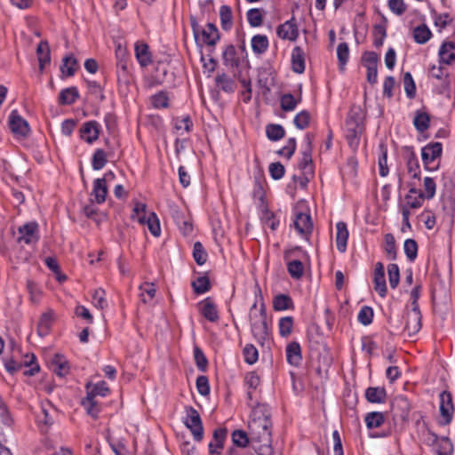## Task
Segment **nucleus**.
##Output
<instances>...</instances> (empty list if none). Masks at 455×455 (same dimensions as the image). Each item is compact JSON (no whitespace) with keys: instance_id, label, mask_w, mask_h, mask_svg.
<instances>
[{"instance_id":"1","label":"nucleus","mask_w":455,"mask_h":455,"mask_svg":"<svg viewBox=\"0 0 455 455\" xmlns=\"http://www.w3.org/2000/svg\"><path fill=\"white\" fill-rule=\"evenodd\" d=\"M307 258V253L296 246L284 252V259L287 263V271L295 279H300L304 275V265L302 259Z\"/></svg>"},{"instance_id":"2","label":"nucleus","mask_w":455,"mask_h":455,"mask_svg":"<svg viewBox=\"0 0 455 455\" xmlns=\"http://www.w3.org/2000/svg\"><path fill=\"white\" fill-rule=\"evenodd\" d=\"M190 24L196 41L201 34L202 40L204 44L213 46L220 39V33L215 24L208 23L205 28H201L195 17L190 18Z\"/></svg>"},{"instance_id":"3","label":"nucleus","mask_w":455,"mask_h":455,"mask_svg":"<svg viewBox=\"0 0 455 455\" xmlns=\"http://www.w3.org/2000/svg\"><path fill=\"white\" fill-rule=\"evenodd\" d=\"M272 422L250 421L249 430L251 443H271Z\"/></svg>"},{"instance_id":"4","label":"nucleus","mask_w":455,"mask_h":455,"mask_svg":"<svg viewBox=\"0 0 455 455\" xmlns=\"http://www.w3.org/2000/svg\"><path fill=\"white\" fill-rule=\"evenodd\" d=\"M186 412L184 424L191 431L194 439L196 442H201L204 437V427L198 411L192 406H189L186 409Z\"/></svg>"},{"instance_id":"5","label":"nucleus","mask_w":455,"mask_h":455,"mask_svg":"<svg viewBox=\"0 0 455 455\" xmlns=\"http://www.w3.org/2000/svg\"><path fill=\"white\" fill-rule=\"evenodd\" d=\"M251 332L254 338L263 343L267 338L268 327L267 323V314L264 304L261 305L259 314L251 316Z\"/></svg>"},{"instance_id":"6","label":"nucleus","mask_w":455,"mask_h":455,"mask_svg":"<svg viewBox=\"0 0 455 455\" xmlns=\"http://www.w3.org/2000/svg\"><path fill=\"white\" fill-rule=\"evenodd\" d=\"M19 236L17 241L26 244L36 243L39 240L38 224L35 221L28 222L18 229Z\"/></svg>"},{"instance_id":"7","label":"nucleus","mask_w":455,"mask_h":455,"mask_svg":"<svg viewBox=\"0 0 455 455\" xmlns=\"http://www.w3.org/2000/svg\"><path fill=\"white\" fill-rule=\"evenodd\" d=\"M453 403L451 394L448 391H443L440 394V414L442 424L448 425L452 420Z\"/></svg>"},{"instance_id":"8","label":"nucleus","mask_w":455,"mask_h":455,"mask_svg":"<svg viewBox=\"0 0 455 455\" xmlns=\"http://www.w3.org/2000/svg\"><path fill=\"white\" fill-rule=\"evenodd\" d=\"M100 132V124L96 121L85 122L79 130L80 138L88 144H92L99 139Z\"/></svg>"},{"instance_id":"9","label":"nucleus","mask_w":455,"mask_h":455,"mask_svg":"<svg viewBox=\"0 0 455 455\" xmlns=\"http://www.w3.org/2000/svg\"><path fill=\"white\" fill-rule=\"evenodd\" d=\"M9 125L13 133L22 137H26L30 131L28 123L18 114L17 110L12 111Z\"/></svg>"},{"instance_id":"10","label":"nucleus","mask_w":455,"mask_h":455,"mask_svg":"<svg viewBox=\"0 0 455 455\" xmlns=\"http://www.w3.org/2000/svg\"><path fill=\"white\" fill-rule=\"evenodd\" d=\"M312 135L307 133L305 136L306 147L302 152V158L299 164L304 174L312 173Z\"/></svg>"},{"instance_id":"11","label":"nucleus","mask_w":455,"mask_h":455,"mask_svg":"<svg viewBox=\"0 0 455 455\" xmlns=\"http://www.w3.org/2000/svg\"><path fill=\"white\" fill-rule=\"evenodd\" d=\"M373 283L374 290L378 292V294L382 298L386 297L387 289L385 279L384 265L381 262H377L375 264Z\"/></svg>"},{"instance_id":"12","label":"nucleus","mask_w":455,"mask_h":455,"mask_svg":"<svg viewBox=\"0 0 455 455\" xmlns=\"http://www.w3.org/2000/svg\"><path fill=\"white\" fill-rule=\"evenodd\" d=\"M293 225L296 230L303 235L311 234L313 230V222L309 213L296 212Z\"/></svg>"},{"instance_id":"13","label":"nucleus","mask_w":455,"mask_h":455,"mask_svg":"<svg viewBox=\"0 0 455 455\" xmlns=\"http://www.w3.org/2000/svg\"><path fill=\"white\" fill-rule=\"evenodd\" d=\"M443 150L440 142H434L425 146L421 150V157L426 168L432 164L436 158L441 156Z\"/></svg>"},{"instance_id":"14","label":"nucleus","mask_w":455,"mask_h":455,"mask_svg":"<svg viewBox=\"0 0 455 455\" xmlns=\"http://www.w3.org/2000/svg\"><path fill=\"white\" fill-rule=\"evenodd\" d=\"M276 32L278 36L282 39L295 41L299 36V30L294 18L280 25Z\"/></svg>"},{"instance_id":"15","label":"nucleus","mask_w":455,"mask_h":455,"mask_svg":"<svg viewBox=\"0 0 455 455\" xmlns=\"http://www.w3.org/2000/svg\"><path fill=\"white\" fill-rule=\"evenodd\" d=\"M404 158L408 173L411 175L412 180H420V167L416 154L409 148L405 149Z\"/></svg>"},{"instance_id":"16","label":"nucleus","mask_w":455,"mask_h":455,"mask_svg":"<svg viewBox=\"0 0 455 455\" xmlns=\"http://www.w3.org/2000/svg\"><path fill=\"white\" fill-rule=\"evenodd\" d=\"M200 313L212 323L219 320V313L215 303L211 298H206L199 303Z\"/></svg>"},{"instance_id":"17","label":"nucleus","mask_w":455,"mask_h":455,"mask_svg":"<svg viewBox=\"0 0 455 455\" xmlns=\"http://www.w3.org/2000/svg\"><path fill=\"white\" fill-rule=\"evenodd\" d=\"M433 444H435V452L437 455H452L453 445L451 440L446 437H439L435 434H431Z\"/></svg>"},{"instance_id":"18","label":"nucleus","mask_w":455,"mask_h":455,"mask_svg":"<svg viewBox=\"0 0 455 455\" xmlns=\"http://www.w3.org/2000/svg\"><path fill=\"white\" fill-rule=\"evenodd\" d=\"M53 320L54 312L52 309H48L42 314L37 324V333L40 337H45L49 334Z\"/></svg>"},{"instance_id":"19","label":"nucleus","mask_w":455,"mask_h":455,"mask_svg":"<svg viewBox=\"0 0 455 455\" xmlns=\"http://www.w3.org/2000/svg\"><path fill=\"white\" fill-rule=\"evenodd\" d=\"M440 62L451 65L455 61V43L443 42L439 49Z\"/></svg>"},{"instance_id":"20","label":"nucleus","mask_w":455,"mask_h":455,"mask_svg":"<svg viewBox=\"0 0 455 455\" xmlns=\"http://www.w3.org/2000/svg\"><path fill=\"white\" fill-rule=\"evenodd\" d=\"M287 362L293 366H299L302 361L301 347L297 341L289 343L285 349Z\"/></svg>"},{"instance_id":"21","label":"nucleus","mask_w":455,"mask_h":455,"mask_svg":"<svg viewBox=\"0 0 455 455\" xmlns=\"http://www.w3.org/2000/svg\"><path fill=\"white\" fill-rule=\"evenodd\" d=\"M135 57L141 67H147L152 62V56L147 44L137 42L135 44Z\"/></svg>"},{"instance_id":"22","label":"nucleus","mask_w":455,"mask_h":455,"mask_svg":"<svg viewBox=\"0 0 455 455\" xmlns=\"http://www.w3.org/2000/svg\"><path fill=\"white\" fill-rule=\"evenodd\" d=\"M291 68L297 74H302L305 71V53L299 46H295L292 50Z\"/></svg>"},{"instance_id":"23","label":"nucleus","mask_w":455,"mask_h":455,"mask_svg":"<svg viewBox=\"0 0 455 455\" xmlns=\"http://www.w3.org/2000/svg\"><path fill=\"white\" fill-rule=\"evenodd\" d=\"M36 55L39 62V68L43 71L46 65L51 62L50 46L47 41H41L36 47Z\"/></svg>"},{"instance_id":"24","label":"nucleus","mask_w":455,"mask_h":455,"mask_svg":"<svg viewBox=\"0 0 455 455\" xmlns=\"http://www.w3.org/2000/svg\"><path fill=\"white\" fill-rule=\"evenodd\" d=\"M352 126H347V140L350 146H357L359 143V137L363 131V125L358 119L355 122H351Z\"/></svg>"},{"instance_id":"25","label":"nucleus","mask_w":455,"mask_h":455,"mask_svg":"<svg viewBox=\"0 0 455 455\" xmlns=\"http://www.w3.org/2000/svg\"><path fill=\"white\" fill-rule=\"evenodd\" d=\"M336 243L337 249L340 252H344L347 249V242L348 238V231L347 225L343 221H339L336 224Z\"/></svg>"},{"instance_id":"26","label":"nucleus","mask_w":455,"mask_h":455,"mask_svg":"<svg viewBox=\"0 0 455 455\" xmlns=\"http://www.w3.org/2000/svg\"><path fill=\"white\" fill-rule=\"evenodd\" d=\"M365 397L371 403H385L387 392L384 387H370L365 391Z\"/></svg>"},{"instance_id":"27","label":"nucleus","mask_w":455,"mask_h":455,"mask_svg":"<svg viewBox=\"0 0 455 455\" xmlns=\"http://www.w3.org/2000/svg\"><path fill=\"white\" fill-rule=\"evenodd\" d=\"M421 314L408 313L404 330L410 336L416 334L421 329Z\"/></svg>"},{"instance_id":"28","label":"nucleus","mask_w":455,"mask_h":455,"mask_svg":"<svg viewBox=\"0 0 455 455\" xmlns=\"http://www.w3.org/2000/svg\"><path fill=\"white\" fill-rule=\"evenodd\" d=\"M299 92H301V85H299ZM300 101L301 92H299V95L297 98L291 93H284L280 98L281 108L285 112L293 111Z\"/></svg>"},{"instance_id":"29","label":"nucleus","mask_w":455,"mask_h":455,"mask_svg":"<svg viewBox=\"0 0 455 455\" xmlns=\"http://www.w3.org/2000/svg\"><path fill=\"white\" fill-rule=\"evenodd\" d=\"M215 84L220 90L227 93L234 92L236 87L235 81L225 73L217 75Z\"/></svg>"},{"instance_id":"30","label":"nucleus","mask_w":455,"mask_h":455,"mask_svg":"<svg viewBox=\"0 0 455 455\" xmlns=\"http://www.w3.org/2000/svg\"><path fill=\"white\" fill-rule=\"evenodd\" d=\"M79 98V92L76 87L71 86L63 89L59 95V103L60 105H72Z\"/></svg>"},{"instance_id":"31","label":"nucleus","mask_w":455,"mask_h":455,"mask_svg":"<svg viewBox=\"0 0 455 455\" xmlns=\"http://www.w3.org/2000/svg\"><path fill=\"white\" fill-rule=\"evenodd\" d=\"M108 194L107 185L104 183L103 180L96 179L93 181V188L92 192V196H94V201L97 204H102L106 200V196Z\"/></svg>"},{"instance_id":"32","label":"nucleus","mask_w":455,"mask_h":455,"mask_svg":"<svg viewBox=\"0 0 455 455\" xmlns=\"http://www.w3.org/2000/svg\"><path fill=\"white\" fill-rule=\"evenodd\" d=\"M273 307L275 311L293 309L294 303L289 295L278 294L273 299Z\"/></svg>"},{"instance_id":"33","label":"nucleus","mask_w":455,"mask_h":455,"mask_svg":"<svg viewBox=\"0 0 455 455\" xmlns=\"http://www.w3.org/2000/svg\"><path fill=\"white\" fill-rule=\"evenodd\" d=\"M222 58L223 63L227 67L237 68L239 65V59L236 56V50L232 44L226 46L222 53Z\"/></svg>"},{"instance_id":"34","label":"nucleus","mask_w":455,"mask_h":455,"mask_svg":"<svg viewBox=\"0 0 455 455\" xmlns=\"http://www.w3.org/2000/svg\"><path fill=\"white\" fill-rule=\"evenodd\" d=\"M269 408L265 404H258L251 411V421L271 422Z\"/></svg>"},{"instance_id":"35","label":"nucleus","mask_w":455,"mask_h":455,"mask_svg":"<svg viewBox=\"0 0 455 455\" xmlns=\"http://www.w3.org/2000/svg\"><path fill=\"white\" fill-rule=\"evenodd\" d=\"M52 366L53 372L60 378L65 377L68 373L69 367L68 362L62 355H56Z\"/></svg>"},{"instance_id":"36","label":"nucleus","mask_w":455,"mask_h":455,"mask_svg":"<svg viewBox=\"0 0 455 455\" xmlns=\"http://www.w3.org/2000/svg\"><path fill=\"white\" fill-rule=\"evenodd\" d=\"M220 18L221 28L226 31L230 30L233 26V13L228 5L220 6Z\"/></svg>"},{"instance_id":"37","label":"nucleus","mask_w":455,"mask_h":455,"mask_svg":"<svg viewBox=\"0 0 455 455\" xmlns=\"http://www.w3.org/2000/svg\"><path fill=\"white\" fill-rule=\"evenodd\" d=\"M432 36L428 27L425 24L416 27L413 30V38L419 44H426Z\"/></svg>"},{"instance_id":"38","label":"nucleus","mask_w":455,"mask_h":455,"mask_svg":"<svg viewBox=\"0 0 455 455\" xmlns=\"http://www.w3.org/2000/svg\"><path fill=\"white\" fill-rule=\"evenodd\" d=\"M364 421L368 428H377L384 423L385 416L384 413L379 411L369 412L366 414Z\"/></svg>"},{"instance_id":"39","label":"nucleus","mask_w":455,"mask_h":455,"mask_svg":"<svg viewBox=\"0 0 455 455\" xmlns=\"http://www.w3.org/2000/svg\"><path fill=\"white\" fill-rule=\"evenodd\" d=\"M266 134L269 140L277 141L285 136V131L281 124H270L266 126Z\"/></svg>"},{"instance_id":"40","label":"nucleus","mask_w":455,"mask_h":455,"mask_svg":"<svg viewBox=\"0 0 455 455\" xmlns=\"http://www.w3.org/2000/svg\"><path fill=\"white\" fill-rule=\"evenodd\" d=\"M429 123L430 117L428 114L419 110L416 112L413 119V124L418 132H424L426 130H427L429 127Z\"/></svg>"},{"instance_id":"41","label":"nucleus","mask_w":455,"mask_h":455,"mask_svg":"<svg viewBox=\"0 0 455 455\" xmlns=\"http://www.w3.org/2000/svg\"><path fill=\"white\" fill-rule=\"evenodd\" d=\"M246 17L251 27H259L263 22L264 11L259 8H251L247 12Z\"/></svg>"},{"instance_id":"42","label":"nucleus","mask_w":455,"mask_h":455,"mask_svg":"<svg viewBox=\"0 0 455 455\" xmlns=\"http://www.w3.org/2000/svg\"><path fill=\"white\" fill-rule=\"evenodd\" d=\"M268 40L266 36L256 35L251 38L252 51L257 54H261L267 50Z\"/></svg>"},{"instance_id":"43","label":"nucleus","mask_w":455,"mask_h":455,"mask_svg":"<svg viewBox=\"0 0 455 455\" xmlns=\"http://www.w3.org/2000/svg\"><path fill=\"white\" fill-rule=\"evenodd\" d=\"M82 404L91 417L93 419L98 418L100 409L98 403L95 401V397L87 394V396L83 400Z\"/></svg>"},{"instance_id":"44","label":"nucleus","mask_w":455,"mask_h":455,"mask_svg":"<svg viewBox=\"0 0 455 455\" xmlns=\"http://www.w3.org/2000/svg\"><path fill=\"white\" fill-rule=\"evenodd\" d=\"M116 67L119 70L122 71V76H126L127 70V52L126 50L122 48L121 45H118L116 50Z\"/></svg>"},{"instance_id":"45","label":"nucleus","mask_w":455,"mask_h":455,"mask_svg":"<svg viewBox=\"0 0 455 455\" xmlns=\"http://www.w3.org/2000/svg\"><path fill=\"white\" fill-rule=\"evenodd\" d=\"M145 225L148 226L149 232L154 236L160 235V233H161L160 222H159L157 215L155 212H148V217L146 219Z\"/></svg>"},{"instance_id":"46","label":"nucleus","mask_w":455,"mask_h":455,"mask_svg":"<svg viewBox=\"0 0 455 455\" xmlns=\"http://www.w3.org/2000/svg\"><path fill=\"white\" fill-rule=\"evenodd\" d=\"M107 154L101 148H97L92 157V166L93 170H101L107 164Z\"/></svg>"},{"instance_id":"47","label":"nucleus","mask_w":455,"mask_h":455,"mask_svg":"<svg viewBox=\"0 0 455 455\" xmlns=\"http://www.w3.org/2000/svg\"><path fill=\"white\" fill-rule=\"evenodd\" d=\"M251 437L248 436L247 433L241 429H236L232 433L233 443L240 448H245L250 443Z\"/></svg>"},{"instance_id":"48","label":"nucleus","mask_w":455,"mask_h":455,"mask_svg":"<svg viewBox=\"0 0 455 455\" xmlns=\"http://www.w3.org/2000/svg\"><path fill=\"white\" fill-rule=\"evenodd\" d=\"M148 214L147 205L145 204L136 203L132 210V219L137 220L141 225H145Z\"/></svg>"},{"instance_id":"49","label":"nucleus","mask_w":455,"mask_h":455,"mask_svg":"<svg viewBox=\"0 0 455 455\" xmlns=\"http://www.w3.org/2000/svg\"><path fill=\"white\" fill-rule=\"evenodd\" d=\"M385 252L387 258L391 260L396 259V246L395 240L392 234L388 233L385 235V245H384Z\"/></svg>"},{"instance_id":"50","label":"nucleus","mask_w":455,"mask_h":455,"mask_svg":"<svg viewBox=\"0 0 455 455\" xmlns=\"http://www.w3.org/2000/svg\"><path fill=\"white\" fill-rule=\"evenodd\" d=\"M192 287L196 294H203L210 290L211 283L207 276H199L193 281Z\"/></svg>"},{"instance_id":"51","label":"nucleus","mask_w":455,"mask_h":455,"mask_svg":"<svg viewBox=\"0 0 455 455\" xmlns=\"http://www.w3.org/2000/svg\"><path fill=\"white\" fill-rule=\"evenodd\" d=\"M279 333L282 337L286 338L291 335L293 328V318L291 316H284L280 318L278 323Z\"/></svg>"},{"instance_id":"52","label":"nucleus","mask_w":455,"mask_h":455,"mask_svg":"<svg viewBox=\"0 0 455 455\" xmlns=\"http://www.w3.org/2000/svg\"><path fill=\"white\" fill-rule=\"evenodd\" d=\"M380 156L379 157V175L382 177H386L388 174V167H387V149L384 144L379 145Z\"/></svg>"},{"instance_id":"53","label":"nucleus","mask_w":455,"mask_h":455,"mask_svg":"<svg viewBox=\"0 0 455 455\" xmlns=\"http://www.w3.org/2000/svg\"><path fill=\"white\" fill-rule=\"evenodd\" d=\"M76 60L73 55L66 56L63 59V63L60 67V70L67 76H72L76 72Z\"/></svg>"},{"instance_id":"54","label":"nucleus","mask_w":455,"mask_h":455,"mask_svg":"<svg viewBox=\"0 0 455 455\" xmlns=\"http://www.w3.org/2000/svg\"><path fill=\"white\" fill-rule=\"evenodd\" d=\"M193 257L195 261L200 266L204 265L207 260L208 254L200 242L194 243Z\"/></svg>"},{"instance_id":"55","label":"nucleus","mask_w":455,"mask_h":455,"mask_svg":"<svg viewBox=\"0 0 455 455\" xmlns=\"http://www.w3.org/2000/svg\"><path fill=\"white\" fill-rule=\"evenodd\" d=\"M432 17L435 27H438L440 30L445 28L452 21L448 12L437 13L435 11H432Z\"/></svg>"},{"instance_id":"56","label":"nucleus","mask_w":455,"mask_h":455,"mask_svg":"<svg viewBox=\"0 0 455 455\" xmlns=\"http://www.w3.org/2000/svg\"><path fill=\"white\" fill-rule=\"evenodd\" d=\"M174 220L184 235H188L192 232L193 226L189 219H187L181 213L177 212Z\"/></svg>"},{"instance_id":"57","label":"nucleus","mask_w":455,"mask_h":455,"mask_svg":"<svg viewBox=\"0 0 455 455\" xmlns=\"http://www.w3.org/2000/svg\"><path fill=\"white\" fill-rule=\"evenodd\" d=\"M27 290L29 293V298L32 303L36 304L40 301L42 291L38 284L33 280H27Z\"/></svg>"},{"instance_id":"58","label":"nucleus","mask_w":455,"mask_h":455,"mask_svg":"<svg viewBox=\"0 0 455 455\" xmlns=\"http://www.w3.org/2000/svg\"><path fill=\"white\" fill-rule=\"evenodd\" d=\"M404 253L410 261H414L418 255V244L414 239H406L403 244Z\"/></svg>"},{"instance_id":"59","label":"nucleus","mask_w":455,"mask_h":455,"mask_svg":"<svg viewBox=\"0 0 455 455\" xmlns=\"http://www.w3.org/2000/svg\"><path fill=\"white\" fill-rule=\"evenodd\" d=\"M388 281L392 289H395L400 281V271L397 264L391 263L387 266Z\"/></svg>"},{"instance_id":"60","label":"nucleus","mask_w":455,"mask_h":455,"mask_svg":"<svg viewBox=\"0 0 455 455\" xmlns=\"http://www.w3.org/2000/svg\"><path fill=\"white\" fill-rule=\"evenodd\" d=\"M337 57L339 60V68L344 69L349 59V48L347 43H340L337 47Z\"/></svg>"},{"instance_id":"61","label":"nucleus","mask_w":455,"mask_h":455,"mask_svg":"<svg viewBox=\"0 0 455 455\" xmlns=\"http://www.w3.org/2000/svg\"><path fill=\"white\" fill-rule=\"evenodd\" d=\"M309 122L310 114L307 110L298 113L293 119L294 125L299 130L306 129L309 125Z\"/></svg>"},{"instance_id":"62","label":"nucleus","mask_w":455,"mask_h":455,"mask_svg":"<svg viewBox=\"0 0 455 455\" xmlns=\"http://www.w3.org/2000/svg\"><path fill=\"white\" fill-rule=\"evenodd\" d=\"M243 354L244 361L248 364H253L258 361L259 352L257 348L251 344L245 345L243 350Z\"/></svg>"},{"instance_id":"63","label":"nucleus","mask_w":455,"mask_h":455,"mask_svg":"<svg viewBox=\"0 0 455 455\" xmlns=\"http://www.w3.org/2000/svg\"><path fill=\"white\" fill-rule=\"evenodd\" d=\"M404 91L409 99H413L416 95V85L412 76L410 72H406L403 76Z\"/></svg>"},{"instance_id":"64","label":"nucleus","mask_w":455,"mask_h":455,"mask_svg":"<svg viewBox=\"0 0 455 455\" xmlns=\"http://www.w3.org/2000/svg\"><path fill=\"white\" fill-rule=\"evenodd\" d=\"M109 392V388L105 381H100L90 389V386H87V394L95 397L96 395L106 396Z\"/></svg>"}]
</instances>
